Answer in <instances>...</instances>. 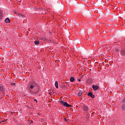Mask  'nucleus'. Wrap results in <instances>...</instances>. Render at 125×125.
<instances>
[{
    "instance_id": "obj_1",
    "label": "nucleus",
    "mask_w": 125,
    "mask_h": 125,
    "mask_svg": "<svg viewBox=\"0 0 125 125\" xmlns=\"http://www.w3.org/2000/svg\"><path fill=\"white\" fill-rule=\"evenodd\" d=\"M60 102L61 105H62V106H64V107H67V108H70V107H72V105H71V104H68V103L67 102H63V101H60Z\"/></svg>"
},
{
    "instance_id": "obj_2",
    "label": "nucleus",
    "mask_w": 125,
    "mask_h": 125,
    "mask_svg": "<svg viewBox=\"0 0 125 125\" xmlns=\"http://www.w3.org/2000/svg\"><path fill=\"white\" fill-rule=\"evenodd\" d=\"M82 109H83L84 112H87V111H88V106H86L85 104H83V105Z\"/></svg>"
},
{
    "instance_id": "obj_3",
    "label": "nucleus",
    "mask_w": 125,
    "mask_h": 125,
    "mask_svg": "<svg viewBox=\"0 0 125 125\" xmlns=\"http://www.w3.org/2000/svg\"><path fill=\"white\" fill-rule=\"evenodd\" d=\"M36 85H37V83H33L30 84L29 86L31 89H33L34 87H36Z\"/></svg>"
},
{
    "instance_id": "obj_4",
    "label": "nucleus",
    "mask_w": 125,
    "mask_h": 125,
    "mask_svg": "<svg viewBox=\"0 0 125 125\" xmlns=\"http://www.w3.org/2000/svg\"><path fill=\"white\" fill-rule=\"evenodd\" d=\"M92 88L93 90H94L95 91H96V90H97L98 89H99V87H98V86L97 85H93Z\"/></svg>"
},
{
    "instance_id": "obj_5",
    "label": "nucleus",
    "mask_w": 125,
    "mask_h": 125,
    "mask_svg": "<svg viewBox=\"0 0 125 125\" xmlns=\"http://www.w3.org/2000/svg\"><path fill=\"white\" fill-rule=\"evenodd\" d=\"M88 95L89 96H90V97H91V98H94L95 97V96H94V95H93V94H92V93H91V92H89L88 93Z\"/></svg>"
},
{
    "instance_id": "obj_6",
    "label": "nucleus",
    "mask_w": 125,
    "mask_h": 125,
    "mask_svg": "<svg viewBox=\"0 0 125 125\" xmlns=\"http://www.w3.org/2000/svg\"><path fill=\"white\" fill-rule=\"evenodd\" d=\"M0 91H1V92H4V87L3 86H0Z\"/></svg>"
},
{
    "instance_id": "obj_7",
    "label": "nucleus",
    "mask_w": 125,
    "mask_h": 125,
    "mask_svg": "<svg viewBox=\"0 0 125 125\" xmlns=\"http://www.w3.org/2000/svg\"><path fill=\"white\" fill-rule=\"evenodd\" d=\"M120 53L122 56H125V50L121 51Z\"/></svg>"
},
{
    "instance_id": "obj_8",
    "label": "nucleus",
    "mask_w": 125,
    "mask_h": 125,
    "mask_svg": "<svg viewBox=\"0 0 125 125\" xmlns=\"http://www.w3.org/2000/svg\"><path fill=\"white\" fill-rule=\"evenodd\" d=\"M5 23H10V20H9V19L8 18H7L5 20Z\"/></svg>"
},
{
    "instance_id": "obj_9",
    "label": "nucleus",
    "mask_w": 125,
    "mask_h": 125,
    "mask_svg": "<svg viewBox=\"0 0 125 125\" xmlns=\"http://www.w3.org/2000/svg\"><path fill=\"white\" fill-rule=\"evenodd\" d=\"M70 82H71L72 83H74V82H75V78L74 77H71L70 79Z\"/></svg>"
},
{
    "instance_id": "obj_10",
    "label": "nucleus",
    "mask_w": 125,
    "mask_h": 125,
    "mask_svg": "<svg viewBox=\"0 0 125 125\" xmlns=\"http://www.w3.org/2000/svg\"><path fill=\"white\" fill-rule=\"evenodd\" d=\"M55 85L56 88H58V82L56 81L55 83Z\"/></svg>"
},
{
    "instance_id": "obj_11",
    "label": "nucleus",
    "mask_w": 125,
    "mask_h": 125,
    "mask_svg": "<svg viewBox=\"0 0 125 125\" xmlns=\"http://www.w3.org/2000/svg\"><path fill=\"white\" fill-rule=\"evenodd\" d=\"M82 93H83V91H80L78 94V96H82Z\"/></svg>"
},
{
    "instance_id": "obj_12",
    "label": "nucleus",
    "mask_w": 125,
    "mask_h": 125,
    "mask_svg": "<svg viewBox=\"0 0 125 125\" xmlns=\"http://www.w3.org/2000/svg\"><path fill=\"white\" fill-rule=\"evenodd\" d=\"M34 43H35V44H36V45L40 44V41H35Z\"/></svg>"
},
{
    "instance_id": "obj_13",
    "label": "nucleus",
    "mask_w": 125,
    "mask_h": 125,
    "mask_svg": "<svg viewBox=\"0 0 125 125\" xmlns=\"http://www.w3.org/2000/svg\"><path fill=\"white\" fill-rule=\"evenodd\" d=\"M18 16H20V17H21V18H24V15H21L20 14H19Z\"/></svg>"
},
{
    "instance_id": "obj_14",
    "label": "nucleus",
    "mask_w": 125,
    "mask_h": 125,
    "mask_svg": "<svg viewBox=\"0 0 125 125\" xmlns=\"http://www.w3.org/2000/svg\"><path fill=\"white\" fill-rule=\"evenodd\" d=\"M122 109H123V111H125V104L123 105Z\"/></svg>"
},
{
    "instance_id": "obj_15",
    "label": "nucleus",
    "mask_w": 125,
    "mask_h": 125,
    "mask_svg": "<svg viewBox=\"0 0 125 125\" xmlns=\"http://www.w3.org/2000/svg\"><path fill=\"white\" fill-rule=\"evenodd\" d=\"M123 103L124 104H125V98H124L123 99Z\"/></svg>"
},
{
    "instance_id": "obj_16",
    "label": "nucleus",
    "mask_w": 125,
    "mask_h": 125,
    "mask_svg": "<svg viewBox=\"0 0 125 125\" xmlns=\"http://www.w3.org/2000/svg\"><path fill=\"white\" fill-rule=\"evenodd\" d=\"M1 12H0V19H1Z\"/></svg>"
},
{
    "instance_id": "obj_17",
    "label": "nucleus",
    "mask_w": 125,
    "mask_h": 125,
    "mask_svg": "<svg viewBox=\"0 0 125 125\" xmlns=\"http://www.w3.org/2000/svg\"><path fill=\"white\" fill-rule=\"evenodd\" d=\"M64 120L66 121V122H68V121H69V119H67L66 118H64Z\"/></svg>"
},
{
    "instance_id": "obj_18",
    "label": "nucleus",
    "mask_w": 125,
    "mask_h": 125,
    "mask_svg": "<svg viewBox=\"0 0 125 125\" xmlns=\"http://www.w3.org/2000/svg\"><path fill=\"white\" fill-rule=\"evenodd\" d=\"M120 51V49H116V51H117V52H118V51Z\"/></svg>"
},
{
    "instance_id": "obj_19",
    "label": "nucleus",
    "mask_w": 125,
    "mask_h": 125,
    "mask_svg": "<svg viewBox=\"0 0 125 125\" xmlns=\"http://www.w3.org/2000/svg\"><path fill=\"white\" fill-rule=\"evenodd\" d=\"M34 101H36V102H38V101H37V100L35 99Z\"/></svg>"
},
{
    "instance_id": "obj_20",
    "label": "nucleus",
    "mask_w": 125,
    "mask_h": 125,
    "mask_svg": "<svg viewBox=\"0 0 125 125\" xmlns=\"http://www.w3.org/2000/svg\"><path fill=\"white\" fill-rule=\"evenodd\" d=\"M15 84V83H12V85H14Z\"/></svg>"
},
{
    "instance_id": "obj_21",
    "label": "nucleus",
    "mask_w": 125,
    "mask_h": 125,
    "mask_svg": "<svg viewBox=\"0 0 125 125\" xmlns=\"http://www.w3.org/2000/svg\"><path fill=\"white\" fill-rule=\"evenodd\" d=\"M78 82H81V79H79V80H78Z\"/></svg>"
},
{
    "instance_id": "obj_22",
    "label": "nucleus",
    "mask_w": 125,
    "mask_h": 125,
    "mask_svg": "<svg viewBox=\"0 0 125 125\" xmlns=\"http://www.w3.org/2000/svg\"><path fill=\"white\" fill-rule=\"evenodd\" d=\"M1 123H3V122L2 121V122H0V124H1Z\"/></svg>"
}]
</instances>
